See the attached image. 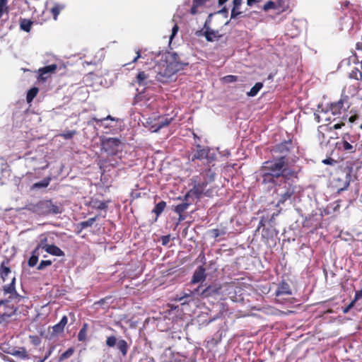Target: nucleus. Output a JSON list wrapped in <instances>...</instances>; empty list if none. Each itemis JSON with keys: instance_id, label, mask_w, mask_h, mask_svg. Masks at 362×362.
<instances>
[{"instance_id": "obj_1", "label": "nucleus", "mask_w": 362, "mask_h": 362, "mask_svg": "<svg viewBox=\"0 0 362 362\" xmlns=\"http://www.w3.org/2000/svg\"><path fill=\"white\" fill-rule=\"evenodd\" d=\"M300 168L298 165L289 166L286 161V156H281L265 161L259 170V175L263 184H277L282 180L297 179Z\"/></svg>"}, {"instance_id": "obj_2", "label": "nucleus", "mask_w": 362, "mask_h": 362, "mask_svg": "<svg viewBox=\"0 0 362 362\" xmlns=\"http://www.w3.org/2000/svg\"><path fill=\"white\" fill-rule=\"evenodd\" d=\"M103 149L107 153L105 160L101 161V165L117 167L122 163V143L116 138H108L103 141Z\"/></svg>"}, {"instance_id": "obj_3", "label": "nucleus", "mask_w": 362, "mask_h": 362, "mask_svg": "<svg viewBox=\"0 0 362 362\" xmlns=\"http://www.w3.org/2000/svg\"><path fill=\"white\" fill-rule=\"evenodd\" d=\"M349 98L348 96L342 95L341 99L337 103H332L329 107L325 109L322 106L319 105L317 110L314 113L315 119L317 122H320L323 120L330 121L331 117L329 116L330 113L333 116L339 115L342 112L346 111L350 107Z\"/></svg>"}, {"instance_id": "obj_4", "label": "nucleus", "mask_w": 362, "mask_h": 362, "mask_svg": "<svg viewBox=\"0 0 362 362\" xmlns=\"http://www.w3.org/2000/svg\"><path fill=\"white\" fill-rule=\"evenodd\" d=\"M291 180H282V182H279L275 185L274 194L276 195V206H280L284 204L286 202H291L296 191V186L290 182Z\"/></svg>"}, {"instance_id": "obj_5", "label": "nucleus", "mask_w": 362, "mask_h": 362, "mask_svg": "<svg viewBox=\"0 0 362 362\" xmlns=\"http://www.w3.org/2000/svg\"><path fill=\"white\" fill-rule=\"evenodd\" d=\"M160 56V62L154 66V71L156 73L157 81L165 83L169 82L172 76L178 71L180 65L169 64L168 61L164 60L163 55Z\"/></svg>"}, {"instance_id": "obj_6", "label": "nucleus", "mask_w": 362, "mask_h": 362, "mask_svg": "<svg viewBox=\"0 0 362 362\" xmlns=\"http://www.w3.org/2000/svg\"><path fill=\"white\" fill-rule=\"evenodd\" d=\"M358 116L356 115H351L350 117H348V115H343L341 119L339 121V122L334 124L329 128L327 126H320L318 128V138L321 141L320 143L322 144L324 139H325V135L324 133L325 131L328 129L331 130L332 129H339L346 124L349 128L352 129L355 124H358L356 122L358 120Z\"/></svg>"}, {"instance_id": "obj_7", "label": "nucleus", "mask_w": 362, "mask_h": 362, "mask_svg": "<svg viewBox=\"0 0 362 362\" xmlns=\"http://www.w3.org/2000/svg\"><path fill=\"white\" fill-rule=\"evenodd\" d=\"M357 135H351L344 134L341 136V139L337 142L336 147L339 151H344L346 153H353L358 148Z\"/></svg>"}, {"instance_id": "obj_8", "label": "nucleus", "mask_w": 362, "mask_h": 362, "mask_svg": "<svg viewBox=\"0 0 362 362\" xmlns=\"http://www.w3.org/2000/svg\"><path fill=\"white\" fill-rule=\"evenodd\" d=\"M29 209L38 214H58L61 213L60 208L51 200L40 201L36 204L29 206Z\"/></svg>"}, {"instance_id": "obj_9", "label": "nucleus", "mask_w": 362, "mask_h": 362, "mask_svg": "<svg viewBox=\"0 0 362 362\" xmlns=\"http://www.w3.org/2000/svg\"><path fill=\"white\" fill-rule=\"evenodd\" d=\"M173 117H154L146 119L144 126L151 132H157L160 129L167 127L170 124Z\"/></svg>"}, {"instance_id": "obj_10", "label": "nucleus", "mask_w": 362, "mask_h": 362, "mask_svg": "<svg viewBox=\"0 0 362 362\" xmlns=\"http://www.w3.org/2000/svg\"><path fill=\"white\" fill-rule=\"evenodd\" d=\"M197 150L192 157V160L197 159L203 161L204 163L210 165L215 159V155L210 153V149L206 148H202L200 145H197Z\"/></svg>"}, {"instance_id": "obj_11", "label": "nucleus", "mask_w": 362, "mask_h": 362, "mask_svg": "<svg viewBox=\"0 0 362 362\" xmlns=\"http://www.w3.org/2000/svg\"><path fill=\"white\" fill-rule=\"evenodd\" d=\"M192 180L194 182V187L185 195V200L189 199L192 197H195L197 199L200 198L207 186L206 182H199L198 180V177H193Z\"/></svg>"}, {"instance_id": "obj_12", "label": "nucleus", "mask_w": 362, "mask_h": 362, "mask_svg": "<svg viewBox=\"0 0 362 362\" xmlns=\"http://www.w3.org/2000/svg\"><path fill=\"white\" fill-rule=\"evenodd\" d=\"M161 55L164 56V60L168 61L169 64H174L175 65H180L178 67V71L182 69L185 66L187 65V62H183L180 60V56L175 53H163Z\"/></svg>"}, {"instance_id": "obj_13", "label": "nucleus", "mask_w": 362, "mask_h": 362, "mask_svg": "<svg viewBox=\"0 0 362 362\" xmlns=\"http://www.w3.org/2000/svg\"><path fill=\"white\" fill-rule=\"evenodd\" d=\"M16 277L13 276L11 278V281L10 284L4 285L3 287V291L4 294H11L9 297L11 299H13L16 298H21V296L16 292Z\"/></svg>"}, {"instance_id": "obj_14", "label": "nucleus", "mask_w": 362, "mask_h": 362, "mask_svg": "<svg viewBox=\"0 0 362 362\" xmlns=\"http://www.w3.org/2000/svg\"><path fill=\"white\" fill-rule=\"evenodd\" d=\"M57 68V66L54 64H50L48 66H45L42 68H40L39 71V77L38 80L42 81H45L46 79L48 78L50 74L54 73Z\"/></svg>"}, {"instance_id": "obj_15", "label": "nucleus", "mask_w": 362, "mask_h": 362, "mask_svg": "<svg viewBox=\"0 0 362 362\" xmlns=\"http://www.w3.org/2000/svg\"><path fill=\"white\" fill-rule=\"evenodd\" d=\"M208 165L209 168L203 170L200 175L204 180L203 182H206L207 185L215 180L216 175L215 170L213 168L214 165L211 166L210 165Z\"/></svg>"}, {"instance_id": "obj_16", "label": "nucleus", "mask_w": 362, "mask_h": 362, "mask_svg": "<svg viewBox=\"0 0 362 362\" xmlns=\"http://www.w3.org/2000/svg\"><path fill=\"white\" fill-rule=\"evenodd\" d=\"M199 287L194 289L193 291L189 289L184 291L178 298V300L182 301L185 300L183 303H189L194 299L195 296L199 294Z\"/></svg>"}, {"instance_id": "obj_17", "label": "nucleus", "mask_w": 362, "mask_h": 362, "mask_svg": "<svg viewBox=\"0 0 362 362\" xmlns=\"http://www.w3.org/2000/svg\"><path fill=\"white\" fill-rule=\"evenodd\" d=\"M293 148L291 141L288 140L278 144L276 147V151L282 153L281 156H286V161L288 162V153H289Z\"/></svg>"}, {"instance_id": "obj_18", "label": "nucleus", "mask_w": 362, "mask_h": 362, "mask_svg": "<svg viewBox=\"0 0 362 362\" xmlns=\"http://www.w3.org/2000/svg\"><path fill=\"white\" fill-rule=\"evenodd\" d=\"M205 268L202 266L199 267L194 272L191 283L197 284L204 281L206 278Z\"/></svg>"}, {"instance_id": "obj_19", "label": "nucleus", "mask_w": 362, "mask_h": 362, "mask_svg": "<svg viewBox=\"0 0 362 362\" xmlns=\"http://www.w3.org/2000/svg\"><path fill=\"white\" fill-rule=\"evenodd\" d=\"M221 286L218 285H210L206 288L203 289L200 296L203 297L212 296L220 293Z\"/></svg>"}, {"instance_id": "obj_20", "label": "nucleus", "mask_w": 362, "mask_h": 362, "mask_svg": "<svg viewBox=\"0 0 362 362\" xmlns=\"http://www.w3.org/2000/svg\"><path fill=\"white\" fill-rule=\"evenodd\" d=\"M9 354L22 359V360H28L30 358L29 354H28L25 348L20 347L18 349H13L11 351L8 352Z\"/></svg>"}, {"instance_id": "obj_21", "label": "nucleus", "mask_w": 362, "mask_h": 362, "mask_svg": "<svg viewBox=\"0 0 362 362\" xmlns=\"http://www.w3.org/2000/svg\"><path fill=\"white\" fill-rule=\"evenodd\" d=\"M204 36L207 41L213 42L214 40H218L220 37H221L222 35L218 30H214L210 28H206V30L204 31Z\"/></svg>"}, {"instance_id": "obj_22", "label": "nucleus", "mask_w": 362, "mask_h": 362, "mask_svg": "<svg viewBox=\"0 0 362 362\" xmlns=\"http://www.w3.org/2000/svg\"><path fill=\"white\" fill-rule=\"evenodd\" d=\"M275 293L276 296H279L281 295H291L292 292L289 285L286 282L282 281L279 284Z\"/></svg>"}, {"instance_id": "obj_23", "label": "nucleus", "mask_w": 362, "mask_h": 362, "mask_svg": "<svg viewBox=\"0 0 362 362\" xmlns=\"http://www.w3.org/2000/svg\"><path fill=\"white\" fill-rule=\"evenodd\" d=\"M45 251L52 255H54V256H57V257H62V256L64 255V252L56 245H46L45 246Z\"/></svg>"}, {"instance_id": "obj_24", "label": "nucleus", "mask_w": 362, "mask_h": 362, "mask_svg": "<svg viewBox=\"0 0 362 362\" xmlns=\"http://www.w3.org/2000/svg\"><path fill=\"white\" fill-rule=\"evenodd\" d=\"M148 79V76L144 71H140L136 76V83L139 86H146L151 80Z\"/></svg>"}, {"instance_id": "obj_25", "label": "nucleus", "mask_w": 362, "mask_h": 362, "mask_svg": "<svg viewBox=\"0 0 362 362\" xmlns=\"http://www.w3.org/2000/svg\"><path fill=\"white\" fill-rule=\"evenodd\" d=\"M339 180H344V184L343 186L341 187L338 191L341 192L347 189V187L349 186L350 181H351V173L350 170L344 172L341 175V177H339Z\"/></svg>"}, {"instance_id": "obj_26", "label": "nucleus", "mask_w": 362, "mask_h": 362, "mask_svg": "<svg viewBox=\"0 0 362 362\" xmlns=\"http://www.w3.org/2000/svg\"><path fill=\"white\" fill-rule=\"evenodd\" d=\"M242 4V0H233V8L231 10L230 18H235L239 15L241 14V12L239 11L240 6Z\"/></svg>"}, {"instance_id": "obj_27", "label": "nucleus", "mask_w": 362, "mask_h": 362, "mask_svg": "<svg viewBox=\"0 0 362 362\" xmlns=\"http://www.w3.org/2000/svg\"><path fill=\"white\" fill-rule=\"evenodd\" d=\"M40 255V247H35L28 259V264L29 267H33L37 264Z\"/></svg>"}, {"instance_id": "obj_28", "label": "nucleus", "mask_w": 362, "mask_h": 362, "mask_svg": "<svg viewBox=\"0 0 362 362\" xmlns=\"http://www.w3.org/2000/svg\"><path fill=\"white\" fill-rule=\"evenodd\" d=\"M117 347L123 356H126L128 352L129 346L124 339H119L117 343Z\"/></svg>"}, {"instance_id": "obj_29", "label": "nucleus", "mask_w": 362, "mask_h": 362, "mask_svg": "<svg viewBox=\"0 0 362 362\" xmlns=\"http://www.w3.org/2000/svg\"><path fill=\"white\" fill-rule=\"evenodd\" d=\"M185 202L175 206L174 211L176 214H183L189 207V206L191 204V202H189V199L185 200Z\"/></svg>"}, {"instance_id": "obj_30", "label": "nucleus", "mask_w": 362, "mask_h": 362, "mask_svg": "<svg viewBox=\"0 0 362 362\" xmlns=\"http://www.w3.org/2000/svg\"><path fill=\"white\" fill-rule=\"evenodd\" d=\"M33 25V21L26 18H21L20 20V28L22 30L30 32Z\"/></svg>"}, {"instance_id": "obj_31", "label": "nucleus", "mask_w": 362, "mask_h": 362, "mask_svg": "<svg viewBox=\"0 0 362 362\" xmlns=\"http://www.w3.org/2000/svg\"><path fill=\"white\" fill-rule=\"evenodd\" d=\"M11 273V269L8 267L5 266L4 262H3L0 267V276L3 281L6 280Z\"/></svg>"}, {"instance_id": "obj_32", "label": "nucleus", "mask_w": 362, "mask_h": 362, "mask_svg": "<svg viewBox=\"0 0 362 362\" xmlns=\"http://www.w3.org/2000/svg\"><path fill=\"white\" fill-rule=\"evenodd\" d=\"M64 7L65 6L64 4H54V6L51 9V12L53 15V18L54 20L57 19L58 15L59 14L61 11H62L64 8Z\"/></svg>"}, {"instance_id": "obj_33", "label": "nucleus", "mask_w": 362, "mask_h": 362, "mask_svg": "<svg viewBox=\"0 0 362 362\" xmlns=\"http://www.w3.org/2000/svg\"><path fill=\"white\" fill-rule=\"evenodd\" d=\"M165 206L166 202L164 201H161L156 204L155 208L153 209V213L156 214V215L158 216L164 211Z\"/></svg>"}, {"instance_id": "obj_34", "label": "nucleus", "mask_w": 362, "mask_h": 362, "mask_svg": "<svg viewBox=\"0 0 362 362\" xmlns=\"http://www.w3.org/2000/svg\"><path fill=\"white\" fill-rule=\"evenodd\" d=\"M263 87V84L261 82H257L255 84V86L250 89V90L247 93L250 97H254L257 95L258 92Z\"/></svg>"}, {"instance_id": "obj_35", "label": "nucleus", "mask_w": 362, "mask_h": 362, "mask_svg": "<svg viewBox=\"0 0 362 362\" xmlns=\"http://www.w3.org/2000/svg\"><path fill=\"white\" fill-rule=\"evenodd\" d=\"M38 91H39V89L36 87H33L28 91L27 96H26V100L28 103H30L33 101L34 98L37 95Z\"/></svg>"}, {"instance_id": "obj_36", "label": "nucleus", "mask_w": 362, "mask_h": 362, "mask_svg": "<svg viewBox=\"0 0 362 362\" xmlns=\"http://www.w3.org/2000/svg\"><path fill=\"white\" fill-rule=\"evenodd\" d=\"M98 216H95V217L90 218L88 220L85 221H82L79 223V226H81V229L86 228L88 227H91L94 222L98 219Z\"/></svg>"}, {"instance_id": "obj_37", "label": "nucleus", "mask_w": 362, "mask_h": 362, "mask_svg": "<svg viewBox=\"0 0 362 362\" xmlns=\"http://www.w3.org/2000/svg\"><path fill=\"white\" fill-rule=\"evenodd\" d=\"M50 180L51 179L50 178H45L43 179L42 180L40 181V182H35L33 187L35 188V189H40V188H45V187H47L49 182H50Z\"/></svg>"}, {"instance_id": "obj_38", "label": "nucleus", "mask_w": 362, "mask_h": 362, "mask_svg": "<svg viewBox=\"0 0 362 362\" xmlns=\"http://www.w3.org/2000/svg\"><path fill=\"white\" fill-rule=\"evenodd\" d=\"M88 325L86 323L83 324L82 328L80 329L78 334V339L80 341H83L86 339V332H87Z\"/></svg>"}, {"instance_id": "obj_39", "label": "nucleus", "mask_w": 362, "mask_h": 362, "mask_svg": "<svg viewBox=\"0 0 362 362\" xmlns=\"http://www.w3.org/2000/svg\"><path fill=\"white\" fill-rule=\"evenodd\" d=\"M210 233H211L212 235V237L214 238H217L218 237L221 236V235H224L226 234V228H214V229H212Z\"/></svg>"}, {"instance_id": "obj_40", "label": "nucleus", "mask_w": 362, "mask_h": 362, "mask_svg": "<svg viewBox=\"0 0 362 362\" xmlns=\"http://www.w3.org/2000/svg\"><path fill=\"white\" fill-rule=\"evenodd\" d=\"M349 77L356 80L362 79V73L357 68H355L349 73Z\"/></svg>"}, {"instance_id": "obj_41", "label": "nucleus", "mask_w": 362, "mask_h": 362, "mask_svg": "<svg viewBox=\"0 0 362 362\" xmlns=\"http://www.w3.org/2000/svg\"><path fill=\"white\" fill-rule=\"evenodd\" d=\"M117 341L115 336H110L106 339V345L109 347H113L117 344Z\"/></svg>"}, {"instance_id": "obj_42", "label": "nucleus", "mask_w": 362, "mask_h": 362, "mask_svg": "<svg viewBox=\"0 0 362 362\" xmlns=\"http://www.w3.org/2000/svg\"><path fill=\"white\" fill-rule=\"evenodd\" d=\"M76 134V132L75 130H68V131L64 132L62 134H60V136H62L63 138H64L65 139H70Z\"/></svg>"}, {"instance_id": "obj_43", "label": "nucleus", "mask_w": 362, "mask_h": 362, "mask_svg": "<svg viewBox=\"0 0 362 362\" xmlns=\"http://www.w3.org/2000/svg\"><path fill=\"white\" fill-rule=\"evenodd\" d=\"M93 207L97 209H106L107 205L104 202L98 201L93 203Z\"/></svg>"}, {"instance_id": "obj_44", "label": "nucleus", "mask_w": 362, "mask_h": 362, "mask_svg": "<svg viewBox=\"0 0 362 362\" xmlns=\"http://www.w3.org/2000/svg\"><path fill=\"white\" fill-rule=\"evenodd\" d=\"M74 352V349L69 348V349H67L65 352H64L61 355L60 359L64 360V359H66V358H69L70 356H71L73 355Z\"/></svg>"}, {"instance_id": "obj_45", "label": "nucleus", "mask_w": 362, "mask_h": 362, "mask_svg": "<svg viewBox=\"0 0 362 362\" xmlns=\"http://www.w3.org/2000/svg\"><path fill=\"white\" fill-rule=\"evenodd\" d=\"M52 264L51 260H42L39 265L37 266L38 270H42L46 267L50 266Z\"/></svg>"}, {"instance_id": "obj_46", "label": "nucleus", "mask_w": 362, "mask_h": 362, "mask_svg": "<svg viewBox=\"0 0 362 362\" xmlns=\"http://www.w3.org/2000/svg\"><path fill=\"white\" fill-rule=\"evenodd\" d=\"M9 8L8 5H4L0 3V19L3 16L4 13H8Z\"/></svg>"}, {"instance_id": "obj_47", "label": "nucleus", "mask_w": 362, "mask_h": 362, "mask_svg": "<svg viewBox=\"0 0 362 362\" xmlns=\"http://www.w3.org/2000/svg\"><path fill=\"white\" fill-rule=\"evenodd\" d=\"M64 327L59 322L52 327L53 332L56 334L61 333L64 331Z\"/></svg>"}, {"instance_id": "obj_48", "label": "nucleus", "mask_w": 362, "mask_h": 362, "mask_svg": "<svg viewBox=\"0 0 362 362\" xmlns=\"http://www.w3.org/2000/svg\"><path fill=\"white\" fill-rule=\"evenodd\" d=\"M223 80L226 83H233V82L236 81L237 76H233V75H228V76H225L223 78Z\"/></svg>"}, {"instance_id": "obj_49", "label": "nucleus", "mask_w": 362, "mask_h": 362, "mask_svg": "<svg viewBox=\"0 0 362 362\" xmlns=\"http://www.w3.org/2000/svg\"><path fill=\"white\" fill-rule=\"evenodd\" d=\"M178 30H179L178 25L177 24H175L172 28V34L170 36V42H171L172 40L173 39V37L177 35Z\"/></svg>"}, {"instance_id": "obj_50", "label": "nucleus", "mask_w": 362, "mask_h": 362, "mask_svg": "<svg viewBox=\"0 0 362 362\" xmlns=\"http://www.w3.org/2000/svg\"><path fill=\"white\" fill-rule=\"evenodd\" d=\"M46 242H47V238H45L44 239H42L41 241H40V243L36 247H40V253H41V252L42 250H45V246L47 245L46 244Z\"/></svg>"}, {"instance_id": "obj_51", "label": "nucleus", "mask_w": 362, "mask_h": 362, "mask_svg": "<svg viewBox=\"0 0 362 362\" xmlns=\"http://www.w3.org/2000/svg\"><path fill=\"white\" fill-rule=\"evenodd\" d=\"M355 303L354 301H351L346 308H344L342 311L344 314H346L349 311L354 307Z\"/></svg>"}, {"instance_id": "obj_52", "label": "nucleus", "mask_w": 362, "mask_h": 362, "mask_svg": "<svg viewBox=\"0 0 362 362\" xmlns=\"http://www.w3.org/2000/svg\"><path fill=\"white\" fill-rule=\"evenodd\" d=\"M361 298H362V288L356 292L354 298L352 301H354V303H356L357 300H358Z\"/></svg>"}, {"instance_id": "obj_53", "label": "nucleus", "mask_w": 362, "mask_h": 362, "mask_svg": "<svg viewBox=\"0 0 362 362\" xmlns=\"http://www.w3.org/2000/svg\"><path fill=\"white\" fill-rule=\"evenodd\" d=\"M199 5H197L196 4H194L193 2V4H192V6L190 9V13L192 14V15H194L197 13V8L199 7Z\"/></svg>"}, {"instance_id": "obj_54", "label": "nucleus", "mask_w": 362, "mask_h": 362, "mask_svg": "<svg viewBox=\"0 0 362 362\" xmlns=\"http://www.w3.org/2000/svg\"><path fill=\"white\" fill-rule=\"evenodd\" d=\"M274 2H272V1H268V2H267V3L264 4V9L265 11H267V10H268V9H269V8H273V7H274Z\"/></svg>"}, {"instance_id": "obj_55", "label": "nucleus", "mask_w": 362, "mask_h": 362, "mask_svg": "<svg viewBox=\"0 0 362 362\" xmlns=\"http://www.w3.org/2000/svg\"><path fill=\"white\" fill-rule=\"evenodd\" d=\"M93 120H95L96 122H103L105 120H107V119H111V120H115V119L113 117H112L110 115H108L107 117L105 118H103V119H98L96 118H93Z\"/></svg>"}, {"instance_id": "obj_56", "label": "nucleus", "mask_w": 362, "mask_h": 362, "mask_svg": "<svg viewBox=\"0 0 362 362\" xmlns=\"http://www.w3.org/2000/svg\"><path fill=\"white\" fill-rule=\"evenodd\" d=\"M349 6H350V2L348 1H346L343 4H341V8L342 11H345V9L349 8Z\"/></svg>"}, {"instance_id": "obj_57", "label": "nucleus", "mask_w": 362, "mask_h": 362, "mask_svg": "<svg viewBox=\"0 0 362 362\" xmlns=\"http://www.w3.org/2000/svg\"><path fill=\"white\" fill-rule=\"evenodd\" d=\"M67 322H68V318H67V317H66V315H64V316L62 317L61 320L59 321V323H60L62 326L65 327V325L67 324Z\"/></svg>"}, {"instance_id": "obj_58", "label": "nucleus", "mask_w": 362, "mask_h": 362, "mask_svg": "<svg viewBox=\"0 0 362 362\" xmlns=\"http://www.w3.org/2000/svg\"><path fill=\"white\" fill-rule=\"evenodd\" d=\"M170 241V236L169 235H165L162 237V244L163 245H167Z\"/></svg>"}, {"instance_id": "obj_59", "label": "nucleus", "mask_w": 362, "mask_h": 362, "mask_svg": "<svg viewBox=\"0 0 362 362\" xmlns=\"http://www.w3.org/2000/svg\"><path fill=\"white\" fill-rule=\"evenodd\" d=\"M322 163L325 164L332 165V164L336 163V161L332 158H327V159L323 160Z\"/></svg>"}, {"instance_id": "obj_60", "label": "nucleus", "mask_w": 362, "mask_h": 362, "mask_svg": "<svg viewBox=\"0 0 362 362\" xmlns=\"http://www.w3.org/2000/svg\"><path fill=\"white\" fill-rule=\"evenodd\" d=\"M10 317L9 315L4 314L0 315V324L6 321V320Z\"/></svg>"}, {"instance_id": "obj_61", "label": "nucleus", "mask_w": 362, "mask_h": 362, "mask_svg": "<svg viewBox=\"0 0 362 362\" xmlns=\"http://www.w3.org/2000/svg\"><path fill=\"white\" fill-rule=\"evenodd\" d=\"M207 0H193V2L199 6L203 5Z\"/></svg>"}, {"instance_id": "obj_62", "label": "nucleus", "mask_w": 362, "mask_h": 362, "mask_svg": "<svg viewBox=\"0 0 362 362\" xmlns=\"http://www.w3.org/2000/svg\"><path fill=\"white\" fill-rule=\"evenodd\" d=\"M255 1H256V0H247V4L249 6H252L255 4Z\"/></svg>"}, {"instance_id": "obj_63", "label": "nucleus", "mask_w": 362, "mask_h": 362, "mask_svg": "<svg viewBox=\"0 0 362 362\" xmlns=\"http://www.w3.org/2000/svg\"><path fill=\"white\" fill-rule=\"evenodd\" d=\"M140 57H141L140 52H139V51H137V52H136V57H134V59H133V61H132V62H136L137 61V59H138L139 58H140Z\"/></svg>"}, {"instance_id": "obj_64", "label": "nucleus", "mask_w": 362, "mask_h": 362, "mask_svg": "<svg viewBox=\"0 0 362 362\" xmlns=\"http://www.w3.org/2000/svg\"><path fill=\"white\" fill-rule=\"evenodd\" d=\"M219 13L228 14V9L226 7H223L221 11H219Z\"/></svg>"}]
</instances>
